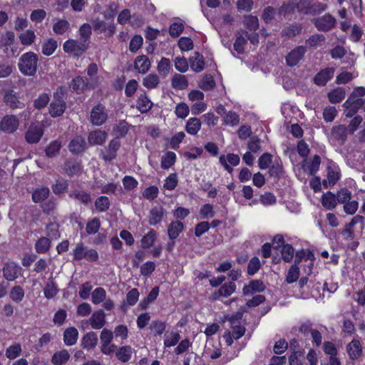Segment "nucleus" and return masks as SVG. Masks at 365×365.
Wrapping results in <instances>:
<instances>
[{
    "instance_id": "nucleus-33",
    "label": "nucleus",
    "mask_w": 365,
    "mask_h": 365,
    "mask_svg": "<svg viewBox=\"0 0 365 365\" xmlns=\"http://www.w3.org/2000/svg\"><path fill=\"white\" fill-rule=\"evenodd\" d=\"M167 324L165 322L160 320H154L151 322L149 328L153 335L158 336H161L164 333Z\"/></svg>"
},
{
    "instance_id": "nucleus-42",
    "label": "nucleus",
    "mask_w": 365,
    "mask_h": 365,
    "mask_svg": "<svg viewBox=\"0 0 365 365\" xmlns=\"http://www.w3.org/2000/svg\"><path fill=\"white\" fill-rule=\"evenodd\" d=\"M246 37H247V33L246 31H242L241 34L237 36L236 41L234 43V48L239 53H242L244 52L245 45L246 43Z\"/></svg>"
},
{
    "instance_id": "nucleus-39",
    "label": "nucleus",
    "mask_w": 365,
    "mask_h": 365,
    "mask_svg": "<svg viewBox=\"0 0 365 365\" xmlns=\"http://www.w3.org/2000/svg\"><path fill=\"white\" fill-rule=\"evenodd\" d=\"M87 86L84 78L78 76L72 81L70 88L78 93L83 92L84 89Z\"/></svg>"
},
{
    "instance_id": "nucleus-19",
    "label": "nucleus",
    "mask_w": 365,
    "mask_h": 365,
    "mask_svg": "<svg viewBox=\"0 0 365 365\" xmlns=\"http://www.w3.org/2000/svg\"><path fill=\"white\" fill-rule=\"evenodd\" d=\"M347 352L351 359L359 358L362 354V346L357 339H353L347 346Z\"/></svg>"
},
{
    "instance_id": "nucleus-43",
    "label": "nucleus",
    "mask_w": 365,
    "mask_h": 365,
    "mask_svg": "<svg viewBox=\"0 0 365 365\" xmlns=\"http://www.w3.org/2000/svg\"><path fill=\"white\" fill-rule=\"evenodd\" d=\"M215 86V82L214 78L210 74L205 75L199 83V86L204 91H210Z\"/></svg>"
},
{
    "instance_id": "nucleus-62",
    "label": "nucleus",
    "mask_w": 365,
    "mask_h": 365,
    "mask_svg": "<svg viewBox=\"0 0 365 365\" xmlns=\"http://www.w3.org/2000/svg\"><path fill=\"white\" fill-rule=\"evenodd\" d=\"M200 215L202 219H210L214 217L215 211L210 204L203 205L200 210Z\"/></svg>"
},
{
    "instance_id": "nucleus-48",
    "label": "nucleus",
    "mask_w": 365,
    "mask_h": 365,
    "mask_svg": "<svg viewBox=\"0 0 365 365\" xmlns=\"http://www.w3.org/2000/svg\"><path fill=\"white\" fill-rule=\"evenodd\" d=\"M21 346L19 344H15L9 346L6 350V356L9 359H14L21 353Z\"/></svg>"
},
{
    "instance_id": "nucleus-21",
    "label": "nucleus",
    "mask_w": 365,
    "mask_h": 365,
    "mask_svg": "<svg viewBox=\"0 0 365 365\" xmlns=\"http://www.w3.org/2000/svg\"><path fill=\"white\" fill-rule=\"evenodd\" d=\"M4 101L7 106L11 108H21L23 103L19 100V96L14 91H7L4 96Z\"/></svg>"
},
{
    "instance_id": "nucleus-45",
    "label": "nucleus",
    "mask_w": 365,
    "mask_h": 365,
    "mask_svg": "<svg viewBox=\"0 0 365 365\" xmlns=\"http://www.w3.org/2000/svg\"><path fill=\"white\" fill-rule=\"evenodd\" d=\"M337 113L338 111L334 106H327L323 110V118L327 123L333 122Z\"/></svg>"
},
{
    "instance_id": "nucleus-34",
    "label": "nucleus",
    "mask_w": 365,
    "mask_h": 365,
    "mask_svg": "<svg viewBox=\"0 0 365 365\" xmlns=\"http://www.w3.org/2000/svg\"><path fill=\"white\" fill-rule=\"evenodd\" d=\"M153 106V103L145 95H140L137 101V108L140 113H144L148 112Z\"/></svg>"
},
{
    "instance_id": "nucleus-15",
    "label": "nucleus",
    "mask_w": 365,
    "mask_h": 365,
    "mask_svg": "<svg viewBox=\"0 0 365 365\" xmlns=\"http://www.w3.org/2000/svg\"><path fill=\"white\" fill-rule=\"evenodd\" d=\"M108 133L101 130H96L91 132L88 136V140L90 145H102L106 140Z\"/></svg>"
},
{
    "instance_id": "nucleus-28",
    "label": "nucleus",
    "mask_w": 365,
    "mask_h": 365,
    "mask_svg": "<svg viewBox=\"0 0 365 365\" xmlns=\"http://www.w3.org/2000/svg\"><path fill=\"white\" fill-rule=\"evenodd\" d=\"M200 128L201 121L197 118H191L186 123L185 130L190 135H196Z\"/></svg>"
},
{
    "instance_id": "nucleus-10",
    "label": "nucleus",
    "mask_w": 365,
    "mask_h": 365,
    "mask_svg": "<svg viewBox=\"0 0 365 365\" xmlns=\"http://www.w3.org/2000/svg\"><path fill=\"white\" fill-rule=\"evenodd\" d=\"M306 48L300 46L292 50L286 57V61L288 66H294L297 65L303 58L306 53Z\"/></svg>"
},
{
    "instance_id": "nucleus-64",
    "label": "nucleus",
    "mask_w": 365,
    "mask_h": 365,
    "mask_svg": "<svg viewBox=\"0 0 365 365\" xmlns=\"http://www.w3.org/2000/svg\"><path fill=\"white\" fill-rule=\"evenodd\" d=\"M190 112L188 106L185 103H178L175 110V113L178 118H185Z\"/></svg>"
},
{
    "instance_id": "nucleus-35",
    "label": "nucleus",
    "mask_w": 365,
    "mask_h": 365,
    "mask_svg": "<svg viewBox=\"0 0 365 365\" xmlns=\"http://www.w3.org/2000/svg\"><path fill=\"white\" fill-rule=\"evenodd\" d=\"M299 277V264L296 263L294 260V264L290 267L287 272V274L286 277V282L289 284L294 283L297 281Z\"/></svg>"
},
{
    "instance_id": "nucleus-58",
    "label": "nucleus",
    "mask_w": 365,
    "mask_h": 365,
    "mask_svg": "<svg viewBox=\"0 0 365 365\" xmlns=\"http://www.w3.org/2000/svg\"><path fill=\"white\" fill-rule=\"evenodd\" d=\"M50 247V240L46 237H41L36 243V250L38 253H45Z\"/></svg>"
},
{
    "instance_id": "nucleus-44",
    "label": "nucleus",
    "mask_w": 365,
    "mask_h": 365,
    "mask_svg": "<svg viewBox=\"0 0 365 365\" xmlns=\"http://www.w3.org/2000/svg\"><path fill=\"white\" fill-rule=\"evenodd\" d=\"M24 294V290L19 285L14 286L10 291V298L15 302H21Z\"/></svg>"
},
{
    "instance_id": "nucleus-40",
    "label": "nucleus",
    "mask_w": 365,
    "mask_h": 365,
    "mask_svg": "<svg viewBox=\"0 0 365 365\" xmlns=\"http://www.w3.org/2000/svg\"><path fill=\"white\" fill-rule=\"evenodd\" d=\"M159 83L160 79L156 74H149L143 79V85L148 89L156 88Z\"/></svg>"
},
{
    "instance_id": "nucleus-54",
    "label": "nucleus",
    "mask_w": 365,
    "mask_h": 365,
    "mask_svg": "<svg viewBox=\"0 0 365 365\" xmlns=\"http://www.w3.org/2000/svg\"><path fill=\"white\" fill-rule=\"evenodd\" d=\"M87 247H86L83 243H78L76 245V248L73 250V257L76 260H81L86 259L87 254Z\"/></svg>"
},
{
    "instance_id": "nucleus-57",
    "label": "nucleus",
    "mask_w": 365,
    "mask_h": 365,
    "mask_svg": "<svg viewBox=\"0 0 365 365\" xmlns=\"http://www.w3.org/2000/svg\"><path fill=\"white\" fill-rule=\"evenodd\" d=\"M95 206L99 212H105L110 207V202L107 197L101 196L96 199Z\"/></svg>"
},
{
    "instance_id": "nucleus-50",
    "label": "nucleus",
    "mask_w": 365,
    "mask_h": 365,
    "mask_svg": "<svg viewBox=\"0 0 365 365\" xmlns=\"http://www.w3.org/2000/svg\"><path fill=\"white\" fill-rule=\"evenodd\" d=\"M58 293V289L56 284L53 282H48L43 289V294L46 299H53Z\"/></svg>"
},
{
    "instance_id": "nucleus-51",
    "label": "nucleus",
    "mask_w": 365,
    "mask_h": 365,
    "mask_svg": "<svg viewBox=\"0 0 365 365\" xmlns=\"http://www.w3.org/2000/svg\"><path fill=\"white\" fill-rule=\"evenodd\" d=\"M156 237L155 232L153 230L149 231L141 240V246L143 248H150L153 246Z\"/></svg>"
},
{
    "instance_id": "nucleus-38",
    "label": "nucleus",
    "mask_w": 365,
    "mask_h": 365,
    "mask_svg": "<svg viewBox=\"0 0 365 365\" xmlns=\"http://www.w3.org/2000/svg\"><path fill=\"white\" fill-rule=\"evenodd\" d=\"M176 155L175 153L172 151L167 152L165 155L162 156L161 158V167L163 169H168L170 168L175 162Z\"/></svg>"
},
{
    "instance_id": "nucleus-53",
    "label": "nucleus",
    "mask_w": 365,
    "mask_h": 365,
    "mask_svg": "<svg viewBox=\"0 0 365 365\" xmlns=\"http://www.w3.org/2000/svg\"><path fill=\"white\" fill-rule=\"evenodd\" d=\"M131 348L130 346H123L116 352V356L123 362L128 361L131 357Z\"/></svg>"
},
{
    "instance_id": "nucleus-30",
    "label": "nucleus",
    "mask_w": 365,
    "mask_h": 365,
    "mask_svg": "<svg viewBox=\"0 0 365 365\" xmlns=\"http://www.w3.org/2000/svg\"><path fill=\"white\" fill-rule=\"evenodd\" d=\"M322 203L326 209L333 210L337 203L336 197L334 194L328 192L322 195Z\"/></svg>"
},
{
    "instance_id": "nucleus-7",
    "label": "nucleus",
    "mask_w": 365,
    "mask_h": 365,
    "mask_svg": "<svg viewBox=\"0 0 365 365\" xmlns=\"http://www.w3.org/2000/svg\"><path fill=\"white\" fill-rule=\"evenodd\" d=\"M22 274V267L14 262H6L3 267V275L7 281H14Z\"/></svg>"
},
{
    "instance_id": "nucleus-29",
    "label": "nucleus",
    "mask_w": 365,
    "mask_h": 365,
    "mask_svg": "<svg viewBox=\"0 0 365 365\" xmlns=\"http://www.w3.org/2000/svg\"><path fill=\"white\" fill-rule=\"evenodd\" d=\"M172 86L176 90H184L187 88L188 82L187 78L180 74H175L172 78Z\"/></svg>"
},
{
    "instance_id": "nucleus-32",
    "label": "nucleus",
    "mask_w": 365,
    "mask_h": 365,
    "mask_svg": "<svg viewBox=\"0 0 365 365\" xmlns=\"http://www.w3.org/2000/svg\"><path fill=\"white\" fill-rule=\"evenodd\" d=\"M58 43L55 39L48 38L42 44V53L45 56H49L55 52Z\"/></svg>"
},
{
    "instance_id": "nucleus-22",
    "label": "nucleus",
    "mask_w": 365,
    "mask_h": 365,
    "mask_svg": "<svg viewBox=\"0 0 365 365\" xmlns=\"http://www.w3.org/2000/svg\"><path fill=\"white\" fill-rule=\"evenodd\" d=\"M184 229V224L180 221H173L168 227V235L171 240L176 239Z\"/></svg>"
},
{
    "instance_id": "nucleus-37",
    "label": "nucleus",
    "mask_w": 365,
    "mask_h": 365,
    "mask_svg": "<svg viewBox=\"0 0 365 365\" xmlns=\"http://www.w3.org/2000/svg\"><path fill=\"white\" fill-rule=\"evenodd\" d=\"M106 298V292L102 287L96 288L91 293V301L94 304H99Z\"/></svg>"
},
{
    "instance_id": "nucleus-41",
    "label": "nucleus",
    "mask_w": 365,
    "mask_h": 365,
    "mask_svg": "<svg viewBox=\"0 0 365 365\" xmlns=\"http://www.w3.org/2000/svg\"><path fill=\"white\" fill-rule=\"evenodd\" d=\"M49 194V189L46 187L38 188L32 194V199L35 202H40L44 200Z\"/></svg>"
},
{
    "instance_id": "nucleus-14",
    "label": "nucleus",
    "mask_w": 365,
    "mask_h": 365,
    "mask_svg": "<svg viewBox=\"0 0 365 365\" xmlns=\"http://www.w3.org/2000/svg\"><path fill=\"white\" fill-rule=\"evenodd\" d=\"M120 146V143L118 138L112 140L104 153H102L103 158L106 161H110L116 156V152Z\"/></svg>"
},
{
    "instance_id": "nucleus-61",
    "label": "nucleus",
    "mask_w": 365,
    "mask_h": 365,
    "mask_svg": "<svg viewBox=\"0 0 365 365\" xmlns=\"http://www.w3.org/2000/svg\"><path fill=\"white\" fill-rule=\"evenodd\" d=\"M171 68L170 61L168 58H162L158 64V71L163 75L169 73Z\"/></svg>"
},
{
    "instance_id": "nucleus-2",
    "label": "nucleus",
    "mask_w": 365,
    "mask_h": 365,
    "mask_svg": "<svg viewBox=\"0 0 365 365\" xmlns=\"http://www.w3.org/2000/svg\"><path fill=\"white\" fill-rule=\"evenodd\" d=\"M38 56L34 52L24 53L19 58L18 66L21 73L32 76L37 70Z\"/></svg>"
},
{
    "instance_id": "nucleus-11",
    "label": "nucleus",
    "mask_w": 365,
    "mask_h": 365,
    "mask_svg": "<svg viewBox=\"0 0 365 365\" xmlns=\"http://www.w3.org/2000/svg\"><path fill=\"white\" fill-rule=\"evenodd\" d=\"M90 325L93 329H100L106 324V314L101 309L95 311L89 318Z\"/></svg>"
},
{
    "instance_id": "nucleus-20",
    "label": "nucleus",
    "mask_w": 365,
    "mask_h": 365,
    "mask_svg": "<svg viewBox=\"0 0 365 365\" xmlns=\"http://www.w3.org/2000/svg\"><path fill=\"white\" fill-rule=\"evenodd\" d=\"M164 216V209L160 207H154L150 211L149 223L151 225H155L163 220Z\"/></svg>"
},
{
    "instance_id": "nucleus-13",
    "label": "nucleus",
    "mask_w": 365,
    "mask_h": 365,
    "mask_svg": "<svg viewBox=\"0 0 365 365\" xmlns=\"http://www.w3.org/2000/svg\"><path fill=\"white\" fill-rule=\"evenodd\" d=\"M66 103L63 100L55 97L50 105L49 113L53 118L61 116L65 111Z\"/></svg>"
},
{
    "instance_id": "nucleus-1",
    "label": "nucleus",
    "mask_w": 365,
    "mask_h": 365,
    "mask_svg": "<svg viewBox=\"0 0 365 365\" xmlns=\"http://www.w3.org/2000/svg\"><path fill=\"white\" fill-rule=\"evenodd\" d=\"M365 96V88L362 86L354 88L351 94L344 103L343 106L345 108V115L348 118L352 117L360 109L364 110Z\"/></svg>"
},
{
    "instance_id": "nucleus-36",
    "label": "nucleus",
    "mask_w": 365,
    "mask_h": 365,
    "mask_svg": "<svg viewBox=\"0 0 365 365\" xmlns=\"http://www.w3.org/2000/svg\"><path fill=\"white\" fill-rule=\"evenodd\" d=\"M328 98L331 103H339L345 98V91L341 88L334 89L328 93Z\"/></svg>"
},
{
    "instance_id": "nucleus-4",
    "label": "nucleus",
    "mask_w": 365,
    "mask_h": 365,
    "mask_svg": "<svg viewBox=\"0 0 365 365\" xmlns=\"http://www.w3.org/2000/svg\"><path fill=\"white\" fill-rule=\"evenodd\" d=\"M63 51L74 56H80L88 49V43L85 41H76L68 39L64 42L63 46Z\"/></svg>"
},
{
    "instance_id": "nucleus-12",
    "label": "nucleus",
    "mask_w": 365,
    "mask_h": 365,
    "mask_svg": "<svg viewBox=\"0 0 365 365\" xmlns=\"http://www.w3.org/2000/svg\"><path fill=\"white\" fill-rule=\"evenodd\" d=\"M335 24V19L329 14H326L316 19L315 25L319 30L328 31L331 29Z\"/></svg>"
},
{
    "instance_id": "nucleus-60",
    "label": "nucleus",
    "mask_w": 365,
    "mask_h": 365,
    "mask_svg": "<svg viewBox=\"0 0 365 365\" xmlns=\"http://www.w3.org/2000/svg\"><path fill=\"white\" fill-rule=\"evenodd\" d=\"M68 22L66 20L61 19L53 24V30L56 34H63L68 29Z\"/></svg>"
},
{
    "instance_id": "nucleus-56",
    "label": "nucleus",
    "mask_w": 365,
    "mask_h": 365,
    "mask_svg": "<svg viewBox=\"0 0 365 365\" xmlns=\"http://www.w3.org/2000/svg\"><path fill=\"white\" fill-rule=\"evenodd\" d=\"M64 169L68 175H73L81 172V166L78 163L69 161L65 164Z\"/></svg>"
},
{
    "instance_id": "nucleus-18",
    "label": "nucleus",
    "mask_w": 365,
    "mask_h": 365,
    "mask_svg": "<svg viewBox=\"0 0 365 365\" xmlns=\"http://www.w3.org/2000/svg\"><path fill=\"white\" fill-rule=\"evenodd\" d=\"M97 342V334L94 331H90L85 334L82 338L81 346L83 349L90 350L96 347Z\"/></svg>"
},
{
    "instance_id": "nucleus-47",
    "label": "nucleus",
    "mask_w": 365,
    "mask_h": 365,
    "mask_svg": "<svg viewBox=\"0 0 365 365\" xmlns=\"http://www.w3.org/2000/svg\"><path fill=\"white\" fill-rule=\"evenodd\" d=\"M294 250L289 244L283 245L281 254L283 260L286 262H289L294 257Z\"/></svg>"
},
{
    "instance_id": "nucleus-52",
    "label": "nucleus",
    "mask_w": 365,
    "mask_h": 365,
    "mask_svg": "<svg viewBox=\"0 0 365 365\" xmlns=\"http://www.w3.org/2000/svg\"><path fill=\"white\" fill-rule=\"evenodd\" d=\"M19 38L23 45L29 46L34 41L36 35L34 31L26 30L20 35Z\"/></svg>"
},
{
    "instance_id": "nucleus-16",
    "label": "nucleus",
    "mask_w": 365,
    "mask_h": 365,
    "mask_svg": "<svg viewBox=\"0 0 365 365\" xmlns=\"http://www.w3.org/2000/svg\"><path fill=\"white\" fill-rule=\"evenodd\" d=\"M334 71L333 68H328L319 72L314 77V83L319 86H324L334 76Z\"/></svg>"
},
{
    "instance_id": "nucleus-27",
    "label": "nucleus",
    "mask_w": 365,
    "mask_h": 365,
    "mask_svg": "<svg viewBox=\"0 0 365 365\" xmlns=\"http://www.w3.org/2000/svg\"><path fill=\"white\" fill-rule=\"evenodd\" d=\"M320 163V157L318 155H314L312 159L306 162L304 165V169L308 171L311 175H314L318 171Z\"/></svg>"
},
{
    "instance_id": "nucleus-17",
    "label": "nucleus",
    "mask_w": 365,
    "mask_h": 365,
    "mask_svg": "<svg viewBox=\"0 0 365 365\" xmlns=\"http://www.w3.org/2000/svg\"><path fill=\"white\" fill-rule=\"evenodd\" d=\"M86 143L82 136H76L70 142L68 148L72 153H79L86 148Z\"/></svg>"
},
{
    "instance_id": "nucleus-46",
    "label": "nucleus",
    "mask_w": 365,
    "mask_h": 365,
    "mask_svg": "<svg viewBox=\"0 0 365 365\" xmlns=\"http://www.w3.org/2000/svg\"><path fill=\"white\" fill-rule=\"evenodd\" d=\"M180 339V334L176 331H172L165 335L164 345L166 347H171L178 344Z\"/></svg>"
},
{
    "instance_id": "nucleus-59",
    "label": "nucleus",
    "mask_w": 365,
    "mask_h": 365,
    "mask_svg": "<svg viewBox=\"0 0 365 365\" xmlns=\"http://www.w3.org/2000/svg\"><path fill=\"white\" fill-rule=\"evenodd\" d=\"M101 226V222L99 219L97 217H94L92 220H89L86 225V232L88 235L96 234Z\"/></svg>"
},
{
    "instance_id": "nucleus-5",
    "label": "nucleus",
    "mask_w": 365,
    "mask_h": 365,
    "mask_svg": "<svg viewBox=\"0 0 365 365\" xmlns=\"http://www.w3.org/2000/svg\"><path fill=\"white\" fill-rule=\"evenodd\" d=\"M348 134L347 128L344 125H337L332 127L328 138L331 143L341 145L346 140Z\"/></svg>"
},
{
    "instance_id": "nucleus-6",
    "label": "nucleus",
    "mask_w": 365,
    "mask_h": 365,
    "mask_svg": "<svg viewBox=\"0 0 365 365\" xmlns=\"http://www.w3.org/2000/svg\"><path fill=\"white\" fill-rule=\"evenodd\" d=\"M44 125L40 123H31L25 133V139L28 143H37L43 135Z\"/></svg>"
},
{
    "instance_id": "nucleus-3",
    "label": "nucleus",
    "mask_w": 365,
    "mask_h": 365,
    "mask_svg": "<svg viewBox=\"0 0 365 365\" xmlns=\"http://www.w3.org/2000/svg\"><path fill=\"white\" fill-rule=\"evenodd\" d=\"M295 261L305 274L310 275L313 273L315 257L311 250L304 249L297 250L295 254Z\"/></svg>"
},
{
    "instance_id": "nucleus-9",
    "label": "nucleus",
    "mask_w": 365,
    "mask_h": 365,
    "mask_svg": "<svg viewBox=\"0 0 365 365\" xmlns=\"http://www.w3.org/2000/svg\"><path fill=\"white\" fill-rule=\"evenodd\" d=\"M19 126V119L14 115H6L0 121V130L6 133H14Z\"/></svg>"
},
{
    "instance_id": "nucleus-24",
    "label": "nucleus",
    "mask_w": 365,
    "mask_h": 365,
    "mask_svg": "<svg viewBox=\"0 0 365 365\" xmlns=\"http://www.w3.org/2000/svg\"><path fill=\"white\" fill-rule=\"evenodd\" d=\"M150 62L146 56H139L135 61V68L141 73H145L150 68Z\"/></svg>"
},
{
    "instance_id": "nucleus-31",
    "label": "nucleus",
    "mask_w": 365,
    "mask_h": 365,
    "mask_svg": "<svg viewBox=\"0 0 365 365\" xmlns=\"http://www.w3.org/2000/svg\"><path fill=\"white\" fill-rule=\"evenodd\" d=\"M70 358V354L67 350H61L56 352L53 356L51 361L54 365H62L66 364Z\"/></svg>"
},
{
    "instance_id": "nucleus-63",
    "label": "nucleus",
    "mask_w": 365,
    "mask_h": 365,
    "mask_svg": "<svg viewBox=\"0 0 365 365\" xmlns=\"http://www.w3.org/2000/svg\"><path fill=\"white\" fill-rule=\"evenodd\" d=\"M61 143L58 140L51 142L46 149V155L48 157L55 156L60 150Z\"/></svg>"
},
{
    "instance_id": "nucleus-23",
    "label": "nucleus",
    "mask_w": 365,
    "mask_h": 365,
    "mask_svg": "<svg viewBox=\"0 0 365 365\" xmlns=\"http://www.w3.org/2000/svg\"><path fill=\"white\" fill-rule=\"evenodd\" d=\"M190 67L196 73L201 72L205 67V61L202 55L195 53L190 59Z\"/></svg>"
},
{
    "instance_id": "nucleus-25",
    "label": "nucleus",
    "mask_w": 365,
    "mask_h": 365,
    "mask_svg": "<svg viewBox=\"0 0 365 365\" xmlns=\"http://www.w3.org/2000/svg\"><path fill=\"white\" fill-rule=\"evenodd\" d=\"M78 331L75 327L66 329L63 334V341L67 346H72L77 341Z\"/></svg>"
},
{
    "instance_id": "nucleus-49",
    "label": "nucleus",
    "mask_w": 365,
    "mask_h": 365,
    "mask_svg": "<svg viewBox=\"0 0 365 365\" xmlns=\"http://www.w3.org/2000/svg\"><path fill=\"white\" fill-rule=\"evenodd\" d=\"M178 179L176 173H171L165 180L163 187L167 190H173L178 185Z\"/></svg>"
},
{
    "instance_id": "nucleus-8",
    "label": "nucleus",
    "mask_w": 365,
    "mask_h": 365,
    "mask_svg": "<svg viewBox=\"0 0 365 365\" xmlns=\"http://www.w3.org/2000/svg\"><path fill=\"white\" fill-rule=\"evenodd\" d=\"M108 118V112L104 106L98 104L95 106L91 112V122L95 125H101Z\"/></svg>"
},
{
    "instance_id": "nucleus-26",
    "label": "nucleus",
    "mask_w": 365,
    "mask_h": 365,
    "mask_svg": "<svg viewBox=\"0 0 365 365\" xmlns=\"http://www.w3.org/2000/svg\"><path fill=\"white\" fill-rule=\"evenodd\" d=\"M340 178L339 167L331 163L327 168V180L329 185H334Z\"/></svg>"
},
{
    "instance_id": "nucleus-55",
    "label": "nucleus",
    "mask_w": 365,
    "mask_h": 365,
    "mask_svg": "<svg viewBox=\"0 0 365 365\" xmlns=\"http://www.w3.org/2000/svg\"><path fill=\"white\" fill-rule=\"evenodd\" d=\"M128 131V125L125 121H120L113 128L116 138L123 137Z\"/></svg>"
}]
</instances>
